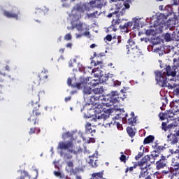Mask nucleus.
I'll return each mask as SVG.
<instances>
[{
  "instance_id": "4468645a",
  "label": "nucleus",
  "mask_w": 179,
  "mask_h": 179,
  "mask_svg": "<svg viewBox=\"0 0 179 179\" xmlns=\"http://www.w3.org/2000/svg\"><path fill=\"white\" fill-rule=\"evenodd\" d=\"M95 104L96 105H94V106L92 107V110H94L95 114H101V111H103V110H104L103 108V106L101 104L97 105V103H96Z\"/></svg>"
},
{
  "instance_id": "0e129e2a",
  "label": "nucleus",
  "mask_w": 179,
  "mask_h": 179,
  "mask_svg": "<svg viewBox=\"0 0 179 179\" xmlns=\"http://www.w3.org/2000/svg\"><path fill=\"white\" fill-rule=\"evenodd\" d=\"M76 179H82V177H80V176H76Z\"/></svg>"
},
{
  "instance_id": "5fc2aeb1",
  "label": "nucleus",
  "mask_w": 179,
  "mask_h": 179,
  "mask_svg": "<svg viewBox=\"0 0 179 179\" xmlns=\"http://www.w3.org/2000/svg\"><path fill=\"white\" fill-rule=\"evenodd\" d=\"M96 139L94 138H90V142L94 143Z\"/></svg>"
},
{
  "instance_id": "6e6552de",
  "label": "nucleus",
  "mask_w": 179,
  "mask_h": 179,
  "mask_svg": "<svg viewBox=\"0 0 179 179\" xmlns=\"http://www.w3.org/2000/svg\"><path fill=\"white\" fill-rule=\"evenodd\" d=\"M48 71H42L38 76H35L33 79V83L35 86H40V83L45 82L48 78Z\"/></svg>"
},
{
  "instance_id": "473e14b6",
  "label": "nucleus",
  "mask_w": 179,
  "mask_h": 179,
  "mask_svg": "<svg viewBox=\"0 0 179 179\" xmlns=\"http://www.w3.org/2000/svg\"><path fill=\"white\" fill-rule=\"evenodd\" d=\"M166 41H171V34L166 33L164 36Z\"/></svg>"
},
{
  "instance_id": "72a5a7b5",
  "label": "nucleus",
  "mask_w": 179,
  "mask_h": 179,
  "mask_svg": "<svg viewBox=\"0 0 179 179\" xmlns=\"http://www.w3.org/2000/svg\"><path fill=\"white\" fill-rule=\"evenodd\" d=\"M145 34L147 36H153V34H155V30H153V29H148L145 31Z\"/></svg>"
},
{
  "instance_id": "052dcab7",
  "label": "nucleus",
  "mask_w": 179,
  "mask_h": 179,
  "mask_svg": "<svg viewBox=\"0 0 179 179\" xmlns=\"http://www.w3.org/2000/svg\"><path fill=\"white\" fill-rule=\"evenodd\" d=\"M139 157H142V154H138V156L136 157V159H139Z\"/></svg>"
},
{
  "instance_id": "49530a36",
  "label": "nucleus",
  "mask_w": 179,
  "mask_h": 179,
  "mask_svg": "<svg viewBox=\"0 0 179 179\" xmlns=\"http://www.w3.org/2000/svg\"><path fill=\"white\" fill-rule=\"evenodd\" d=\"M117 13H118V12L115 11L114 13H110L108 15V17H113V15H117Z\"/></svg>"
},
{
  "instance_id": "39448f33",
  "label": "nucleus",
  "mask_w": 179,
  "mask_h": 179,
  "mask_svg": "<svg viewBox=\"0 0 179 179\" xmlns=\"http://www.w3.org/2000/svg\"><path fill=\"white\" fill-rule=\"evenodd\" d=\"M89 78H80V82L76 84H72V79L68 78L67 85L71 87H76L77 89H83V94H90V87L89 86Z\"/></svg>"
},
{
  "instance_id": "7c9ffc66",
  "label": "nucleus",
  "mask_w": 179,
  "mask_h": 179,
  "mask_svg": "<svg viewBox=\"0 0 179 179\" xmlns=\"http://www.w3.org/2000/svg\"><path fill=\"white\" fill-rule=\"evenodd\" d=\"M129 125H135L136 124V119L135 117H131L128 120Z\"/></svg>"
},
{
  "instance_id": "423d86ee",
  "label": "nucleus",
  "mask_w": 179,
  "mask_h": 179,
  "mask_svg": "<svg viewBox=\"0 0 179 179\" xmlns=\"http://www.w3.org/2000/svg\"><path fill=\"white\" fill-rule=\"evenodd\" d=\"M150 162V156L147 155L145 156L140 162H138V166L140 167V179H152V176L149 175V172L148 171V162Z\"/></svg>"
},
{
  "instance_id": "2eb2a0df",
  "label": "nucleus",
  "mask_w": 179,
  "mask_h": 179,
  "mask_svg": "<svg viewBox=\"0 0 179 179\" xmlns=\"http://www.w3.org/2000/svg\"><path fill=\"white\" fill-rule=\"evenodd\" d=\"M131 51H129V52H130V54H133L134 57H140V55H141L142 52L139 51V49H138L137 47L136 48H130Z\"/></svg>"
},
{
  "instance_id": "9d476101",
  "label": "nucleus",
  "mask_w": 179,
  "mask_h": 179,
  "mask_svg": "<svg viewBox=\"0 0 179 179\" xmlns=\"http://www.w3.org/2000/svg\"><path fill=\"white\" fill-rule=\"evenodd\" d=\"M81 112L83 113V118L89 119L90 118V103H87L85 104L83 108H81Z\"/></svg>"
},
{
  "instance_id": "a211bd4d",
  "label": "nucleus",
  "mask_w": 179,
  "mask_h": 179,
  "mask_svg": "<svg viewBox=\"0 0 179 179\" xmlns=\"http://www.w3.org/2000/svg\"><path fill=\"white\" fill-rule=\"evenodd\" d=\"M106 0H92L91 5H95V6H103L106 3Z\"/></svg>"
},
{
  "instance_id": "774afa93",
  "label": "nucleus",
  "mask_w": 179,
  "mask_h": 179,
  "mask_svg": "<svg viewBox=\"0 0 179 179\" xmlns=\"http://www.w3.org/2000/svg\"><path fill=\"white\" fill-rule=\"evenodd\" d=\"M33 85H31V90H33Z\"/></svg>"
},
{
  "instance_id": "393cba45",
  "label": "nucleus",
  "mask_w": 179,
  "mask_h": 179,
  "mask_svg": "<svg viewBox=\"0 0 179 179\" xmlns=\"http://www.w3.org/2000/svg\"><path fill=\"white\" fill-rule=\"evenodd\" d=\"M117 102V100L116 99H114L113 101V99H110L109 100V102H106V103H103V106H106V107H110L111 106H113L114 104V103H116Z\"/></svg>"
},
{
  "instance_id": "13d9d810",
  "label": "nucleus",
  "mask_w": 179,
  "mask_h": 179,
  "mask_svg": "<svg viewBox=\"0 0 179 179\" xmlns=\"http://www.w3.org/2000/svg\"><path fill=\"white\" fill-rule=\"evenodd\" d=\"M164 8V6H159V10H163Z\"/></svg>"
},
{
  "instance_id": "4d7b16f0",
  "label": "nucleus",
  "mask_w": 179,
  "mask_h": 179,
  "mask_svg": "<svg viewBox=\"0 0 179 179\" xmlns=\"http://www.w3.org/2000/svg\"><path fill=\"white\" fill-rule=\"evenodd\" d=\"M95 47H97V45H96V44H92V45H90V48H94Z\"/></svg>"
},
{
  "instance_id": "f03ea898",
  "label": "nucleus",
  "mask_w": 179,
  "mask_h": 179,
  "mask_svg": "<svg viewBox=\"0 0 179 179\" xmlns=\"http://www.w3.org/2000/svg\"><path fill=\"white\" fill-rule=\"evenodd\" d=\"M177 59H173V66H167L164 70L162 71H155V79L159 85L164 87V86H167V83L169 80H174V77L177 75Z\"/></svg>"
},
{
  "instance_id": "b1692460",
  "label": "nucleus",
  "mask_w": 179,
  "mask_h": 179,
  "mask_svg": "<svg viewBox=\"0 0 179 179\" xmlns=\"http://www.w3.org/2000/svg\"><path fill=\"white\" fill-rule=\"evenodd\" d=\"M127 131L128 135L131 138H134V136H135V131H134V129H132L131 127H127Z\"/></svg>"
},
{
  "instance_id": "6ab92c4d",
  "label": "nucleus",
  "mask_w": 179,
  "mask_h": 179,
  "mask_svg": "<svg viewBox=\"0 0 179 179\" xmlns=\"http://www.w3.org/2000/svg\"><path fill=\"white\" fill-rule=\"evenodd\" d=\"M129 52L131 51V48H136L135 42L131 39L128 41V44L126 45Z\"/></svg>"
},
{
  "instance_id": "bb28decb",
  "label": "nucleus",
  "mask_w": 179,
  "mask_h": 179,
  "mask_svg": "<svg viewBox=\"0 0 179 179\" xmlns=\"http://www.w3.org/2000/svg\"><path fill=\"white\" fill-rule=\"evenodd\" d=\"M72 134L69 131H66L62 135L63 139H68V138H72Z\"/></svg>"
},
{
  "instance_id": "c03bdc74",
  "label": "nucleus",
  "mask_w": 179,
  "mask_h": 179,
  "mask_svg": "<svg viewBox=\"0 0 179 179\" xmlns=\"http://www.w3.org/2000/svg\"><path fill=\"white\" fill-rule=\"evenodd\" d=\"M124 7L123 8V9H124L125 10H126V9H129V8H130L129 3L126 2L124 3Z\"/></svg>"
},
{
  "instance_id": "1a4fd4ad",
  "label": "nucleus",
  "mask_w": 179,
  "mask_h": 179,
  "mask_svg": "<svg viewBox=\"0 0 179 179\" xmlns=\"http://www.w3.org/2000/svg\"><path fill=\"white\" fill-rule=\"evenodd\" d=\"M14 13H10L9 11L4 10L3 11V15L6 16V17H8V19H17L20 13V11L17 8H13Z\"/></svg>"
},
{
  "instance_id": "3c124183",
  "label": "nucleus",
  "mask_w": 179,
  "mask_h": 179,
  "mask_svg": "<svg viewBox=\"0 0 179 179\" xmlns=\"http://www.w3.org/2000/svg\"><path fill=\"white\" fill-rule=\"evenodd\" d=\"M71 96H67V97H66V98L64 99V100H65L66 102H67V101H71Z\"/></svg>"
},
{
  "instance_id": "bf43d9fd",
  "label": "nucleus",
  "mask_w": 179,
  "mask_h": 179,
  "mask_svg": "<svg viewBox=\"0 0 179 179\" xmlns=\"http://www.w3.org/2000/svg\"><path fill=\"white\" fill-rule=\"evenodd\" d=\"M59 52H61V54H64V48L59 49Z\"/></svg>"
},
{
  "instance_id": "7ed1b4c3",
  "label": "nucleus",
  "mask_w": 179,
  "mask_h": 179,
  "mask_svg": "<svg viewBox=\"0 0 179 179\" xmlns=\"http://www.w3.org/2000/svg\"><path fill=\"white\" fill-rule=\"evenodd\" d=\"M91 83L92 85V92L95 94H100L104 92V88L101 86L100 80H103L101 71L99 69H93L91 73Z\"/></svg>"
},
{
  "instance_id": "f3484780",
  "label": "nucleus",
  "mask_w": 179,
  "mask_h": 179,
  "mask_svg": "<svg viewBox=\"0 0 179 179\" xmlns=\"http://www.w3.org/2000/svg\"><path fill=\"white\" fill-rule=\"evenodd\" d=\"M129 27H132V22H127L124 25L120 26L121 30H122V31L124 33H128Z\"/></svg>"
},
{
  "instance_id": "412c9836",
  "label": "nucleus",
  "mask_w": 179,
  "mask_h": 179,
  "mask_svg": "<svg viewBox=\"0 0 179 179\" xmlns=\"http://www.w3.org/2000/svg\"><path fill=\"white\" fill-rule=\"evenodd\" d=\"M41 131V130L38 127H35V128L31 127L29 131V135H33V134H40Z\"/></svg>"
},
{
  "instance_id": "9b49d317",
  "label": "nucleus",
  "mask_w": 179,
  "mask_h": 179,
  "mask_svg": "<svg viewBox=\"0 0 179 179\" xmlns=\"http://www.w3.org/2000/svg\"><path fill=\"white\" fill-rule=\"evenodd\" d=\"M168 141L170 142L171 145H176L179 148L178 137L174 134H169L167 136Z\"/></svg>"
},
{
  "instance_id": "603ef678",
  "label": "nucleus",
  "mask_w": 179,
  "mask_h": 179,
  "mask_svg": "<svg viewBox=\"0 0 179 179\" xmlns=\"http://www.w3.org/2000/svg\"><path fill=\"white\" fill-rule=\"evenodd\" d=\"M65 156L66 157V159H72V155H68L67 154H65Z\"/></svg>"
},
{
  "instance_id": "f704fd0d",
  "label": "nucleus",
  "mask_w": 179,
  "mask_h": 179,
  "mask_svg": "<svg viewBox=\"0 0 179 179\" xmlns=\"http://www.w3.org/2000/svg\"><path fill=\"white\" fill-rule=\"evenodd\" d=\"M64 40L66 41H70V40H72V35L71 34H67L64 36Z\"/></svg>"
},
{
  "instance_id": "f257e3e1",
  "label": "nucleus",
  "mask_w": 179,
  "mask_h": 179,
  "mask_svg": "<svg viewBox=\"0 0 179 179\" xmlns=\"http://www.w3.org/2000/svg\"><path fill=\"white\" fill-rule=\"evenodd\" d=\"M85 10H90V3H85L84 4H76L71 10V14L70 15L71 19V26L73 29L76 27L77 30L79 31L80 35H77V37H82V36H89L90 32H89V27L86 24L83 23H76L82 17V12Z\"/></svg>"
},
{
  "instance_id": "58836bf2",
  "label": "nucleus",
  "mask_w": 179,
  "mask_h": 179,
  "mask_svg": "<svg viewBox=\"0 0 179 179\" xmlns=\"http://www.w3.org/2000/svg\"><path fill=\"white\" fill-rule=\"evenodd\" d=\"M110 95L112 96V97H114V96H118V92L117 91H112L110 93Z\"/></svg>"
},
{
  "instance_id": "2f4dec72",
  "label": "nucleus",
  "mask_w": 179,
  "mask_h": 179,
  "mask_svg": "<svg viewBox=\"0 0 179 179\" xmlns=\"http://www.w3.org/2000/svg\"><path fill=\"white\" fill-rule=\"evenodd\" d=\"M120 153L122 155L120 157V160L123 163H127V156L124 155V152H120Z\"/></svg>"
},
{
  "instance_id": "864d4df0",
  "label": "nucleus",
  "mask_w": 179,
  "mask_h": 179,
  "mask_svg": "<svg viewBox=\"0 0 179 179\" xmlns=\"http://www.w3.org/2000/svg\"><path fill=\"white\" fill-rule=\"evenodd\" d=\"M5 69L9 72V71H10V67H9V66H6Z\"/></svg>"
},
{
  "instance_id": "79ce46f5",
  "label": "nucleus",
  "mask_w": 179,
  "mask_h": 179,
  "mask_svg": "<svg viewBox=\"0 0 179 179\" xmlns=\"http://www.w3.org/2000/svg\"><path fill=\"white\" fill-rule=\"evenodd\" d=\"M173 166H174L176 167V169H177V167H178V164L179 162H176V159H173Z\"/></svg>"
},
{
  "instance_id": "6e6d98bb",
  "label": "nucleus",
  "mask_w": 179,
  "mask_h": 179,
  "mask_svg": "<svg viewBox=\"0 0 179 179\" xmlns=\"http://www.w3.org/2000/svg\"><path fill=\"white\" fill-rule=\"evenodd\" d=\"M105 124H106V127H111V124H112L113 123H107V122H105Z\"/></svg>"
},
{
  "instance_id": "338daca9",
  "label": "nucleus",
  "mask_w": 179,
  "mask_h": 179,
  "mask_svg": "<svg viewBox=\"0 0 179 179\" xmlns=\"http://www.w3.org/2000/svg\"><path fill=\"white\" fill-rule=\"evenodd\" d=\"M20 179H24V176H20Z\"/></svg>"
},
{
  "instance_id": "cd10ccee",
  "label": "nucleus",
  "mask_w": 179,
  "mask_h": 179,
  "mask_svg": "<svg viewBox=\"0 0 179 179\" xmlns=\"http://www.w3.org/2000/svg\"><path fill=\"white\" fill-rule=\"evenodd\" d=\"M54 174H55V176L56 177H59V178H62V179L65 178V175L61 173V172L55 171V172H54Z\"/></svg>"
},
{
  "instance_id": "c85d7f7f",
  "label": "nucleus",
  "mask_w": 179,
  "mask_h": 179,
  "mask_svg": "<svg viewBox=\"0 0 179 179\" xmlns=\"http://www.w3.org/2000/svg\"><path fill=\"white\" fill-rule=\"evenodd\" d=\"M6 76V73L0 71V82L5 81V77Z\"/></svg>"
},
{
  "instance_id": "69168bd1",
  "label": "nucleus",
  "mask_w": 179,
  "mask_h": 179,
  "mask_svg": "<svg viewBox=\"0 0 179 179\" xmlns=\"http://www.w3.org/2000/svg\"><path fill=\"white\" fill-rule=\"evenodd\" d=\"M159 117H160V118H161V120H162V121L164 120V118L163 117H162L161 115H159Z\"/></svg>"
},
{
  "instance_id": "a18cd8bd",
  "label": "nucleus",
  "mask_w": 179,
  "mask_h": 179,
  "mask_svg": "<svg viewBox=\"0 0 179 179\" xmlns=\"http://www.w3.org/2000/svg\"><path fill=\"white\" fill-rule=\"evenodd\" d=\"M72 43H68L67 44H66V48H69L70 50L72 49Z\"/></svg>"
},
{
  "instance_id": "a19ab883",
  "label": "nucleus",
  "mask_w": 179,
  "mask_h": 179,
  "mask_svg": "<svg viewBox=\"0 0 179 179\" xmlns=\"http://www.w3.org/2000/svg\"><path fill=\"white\" fill-rule=\"evenodd\" d=\"M91 64H94V65L96 66L97 65H101L103 64L102 61H98L96 63L94 62H92Z\"/></svg>"
},
{
  "instance_id": "0eeeda50",
  "label": "nucleus",
  "mask_w": 179,
  "mask_h": 179,
  "mask_svg": "<svg viewBox=\"0 0 179 179\" xmlns=\"http://www.w3.org/2000/svg\"><path fill=\"white\" fill-rule=\"evenodd\" d=\"M58 148L59 149H61V150H68V152L73 153L74 155H78V153L82 152V148H80V147L75 148L73 141H67L66 143L64 141L59 142Z\"/></svg>"
},
{
  "instance_id": "ea45409f",
  "label": "nucleus",
  "mask_w": 179,
  "mask_h": 179,
  "mask_svg": "<svg viewBox=\"0 0 179 179\" xmlns=\"http://www.w3.org/2000/svg\"><path fill=\"white\" fill-rule=\"evenodd\" d=\"M162 129H164V131H167V124L166 122H162Z\"/></svg>"
},
{
  "instance_id": "c756f323",
  "label": "nucleus",
  "mask_w": 179,
  "mask_h": 179,
  "mask_svg": "<svg viewBox=\"0 0 179 179\" xmlns=\"http://www.w3.org/2000/svg\"><path fill=\"white\" fill-rule=\"evenodd\" d=\"M67 166L69 167V170L70 171H73V162L72 161L67 162Z\"/></svg>"
},
{
  "instance_id": "a878e982",
  "label": "nucleus",
  "mask_w": 179,
  "mask_h": 179,
  "mask_svg": "<svg viewBox=\"0 0 179 179\" xmlns=\"http://www.w3.org/2000/svg\"><path fill=\"white\" fill-rule=\"evenodd\" d=\"M141 20H142V18L139 17H136L133 18V22L135 23L136 26H139V23H141Z\"/></svg>"
},
{
  "instance_id": "f8f14e48",
  "label": "nucleus",
  "mask_w": 179,
  "mask_h": 179,
  "mask_svg": "<svg viewBox=\"0 0 179 179\" xmlns=\"http://www.w3.org/2000/svg\"><path fill=\"white\" fill-rule=\"evenodd\" d=\"M113 113V110L108 108L104 110V113L101 115H98V120H102L103 121H106V120H108L110 118V114Z\"/></svg>"
},
{
  "instance_id": "e2e57ef3",
  "label": "nucleus",
  "mask_w": 179,
  "mask_h": 179,
  "mask_svg": "<svg viewBox=\"0 0 179 179\" xmlns=\"http://www.w3.org/2000/svg\"><path fill=\"white\" fill-rule=\"evenodd\" d=\"M89 127H90V123L87 122L86 125V128H89Z\"/></svg>"
},
{
  "instance_id": "c9c22d12",
  "label": "nucleus",
  "mask_w": 179,
  "mask_h": 179,
  "mask_svg": "<svg viewBox=\"0 0 179 179\" xmlns=\"http://www.w3.org/2000/svg\"><path fill=\"white\" fill-rule=\"evenodd\" d=\"M99 15H100V13H99L98 11H95L94 13H91L90 16H91V17H97L99 16Z\"/></svg>"
},
{
  "instance_id": "e433bc0d",
  "label": "nucleus",
  "mask_w": 179,
  "mask_h": 179,
  "mask_svg": "<svg viewBox=\"0 0 179 179\" xmlns=\"http://www.w3.org/2000/svg\"><path fill=\"white\" fill-rule=\"evenodd\" d=\"M134 169H136V166H131L129 168H127L125 173H128V171H134Z\"/></svg>"
},
{
  "instance_id": "de8ad7c7",
  "label": "nucleus",
  "mask_w": 179,
  "mask_h": 179,
  "mask_svg": "<svg viewBox=\"0 0 179 179\" xmlns=\"http://www.w3.org/2000/svg\"><path fill=\"white\" fill-rule=\"evenodd\" d=\"M117 127L120 131H122V125L120 124V123H117Z\"/></svg>"
},
{
  "instance_id": "20e7f679",
  "label": "nucleus",
  "mask_w": 179,
  "mask_h": 179,
  "mask_svg": "<svg viewBox=\"0 0 179 179\" xmlns=\"http://www.w3.org/2000/svg\"><path fill=\"white\" fill-rule=\"evenodd\" d=\"M40 96L38 94L36 95L33 97L32 101L31 102V106L33 108L32 114L28 118V121L31 122L33 121L34 125L36 124H38V117L41 115V112L40 111Z\"/></svg>"
},
{
  "instance_id": "37998d69",
  "label": "nucleus",
  "mask_w": 179,
  "mask_h": 179,
  "mask_svg": "<svg viewBox=\"0 0 179 179\" xmlns=\"http://www.w3.org/2000/svg\"><path fill=\"white\" fill-rule=\"evenodd\" d=\"M105 40H107V41H111V40H113V36L111 35H108L105 38Z\"/></svg>"
},
{
  "instance_id": "4c0bfd02",
  "label": "nucleus",
  "mask_w": 179,
  "mask_h": 179,
  "mask_svg": "<svg viewBox=\"0 0 179 179\" xmlns=\"http://www.w3.org/2000/svg\"><path fill=\"white\" fill-rule=\"evenodd\" d=\"M118 15L119 16H124L125 15V8H122Z\"/></svg>"
},
{
  "instance_id": "5701e85b",
  "label": "nucleus",
  "mask_w": 179,
  "mask_h": 179,
  "mask_svg": "<svg viewBox=\"0 0 179 179\" xmlns=\"http://www.w3.org/2000/svg\"><path fill=\"white\" fill-rule=\"evenodd\" d=\"M91 179H103V173L99 172L96 173H93Z\"/></svg>"
},
{
  "instance_id": "aec40b11",
  "label": "nucleus",
  "mask_w": 179,
  "mask_h": 179,
  "mask_svg": "<svg viewBox=\"0 0 179 179\" xmlns=\"http://www.w3.org/2000/svg\"><path fill=\"white\" fill-rule=\"evenodd\" d=\"M155 141V136H148L144 139L143 143L144 145H148L149 143H152Z\"/></svg>"
},
{
  "instance_id": "8fccbe9b",
  "label": "nucleus",
  "mask_w": 179,
  "mask_h": 179,
  "mask_svg": "<svg viewBox=\"0 0 179 179\" xmlns=\"http://www.w3.org/2000/svg\"><path fill=\"white\" fill-rule=\"evenodd\" d=\"M121 37H117V42L116 43V45H118L119 44H121Z\"/></svg>"
},
{
  "instance_id": "680f3d73",
  "label": "nucleus",
  "mask_w": 179,
  "mask_h": 179,
  "mask_svg": "<svg viewBox=\"0 0 179 179\" xmlns=\"http://www.w3.org/2000/svg\"><path fill=\"white\" fill-rule=\"evenodd\" d=\"M69 66L70 68L73 66V64H72V62H71V63L69 64Z\"/></svg>"
},
{
  "instance_id": "ddd939ff",
  "label": "nucleus",
  "mask_w": 179,
  "mask_h": 179,
  "mask_svg": "<svg viewBox=\"0 0 179 179\" xmlns=\"http://www.w3.org/2000/svg\"><path fill=\"white\" fill-rule=\"evenodd\" d=\"M120 23H121L120 19L113 20L112 24L110 27H108V30H113L114 31H117V29L115 28V26H118Z\"/></svg>"
},
{
  "instance_id": "09e8293b",
  "label": "nucleus",
  "mask_w": 179,
  "mask_h": 179,
  "mask_svg": "<svg viewBox=\"0 0 179 179\" xmlns=\"http://www.w3.org/2000/svg\"><path fill=\"white\" fill-rule=\"evenodd\" d=\"M35 13H43V10H41V8H38L36 9V10L35 11Z\"/></svg>"
},
{
  "instance_id": "dca6fc26",
  "label": "nucleus",
  "mask_w": 179,
  "mask_h": 179,
  "mask_svg": "<svg viewBox=\"0 0 179 179\" xmlns=\"http://www.w3.org/2000/svg\"><path fill=\"white\" fill-rule=\"evenodd\" d=\"M156 164L157 170H160V169L166 167V161L164 159H161L159 161L157 162Z\"/></svg>"
},
{
  "instance_id": "4be33fe9",
  "label": "nucleus",
  "mask_w": 179,
  "mask_h": 179,
  "mask_svg": "<svg viewBox=\"0 0 179 179\" xmlns=\"http://www.w3.org/2000/svg\"><path fill=\"white\" fill-rule=\"evenodd\" d=\"M169 15H166L164 13H161L157 16V19L159 22H164L166 20H167V17Z\"/></svg>"
}]
</instances>
